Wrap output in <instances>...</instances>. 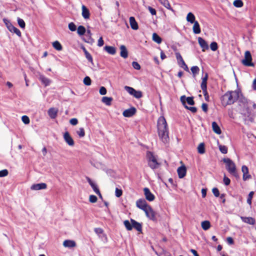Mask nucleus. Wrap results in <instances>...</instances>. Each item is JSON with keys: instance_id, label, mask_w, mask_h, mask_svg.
Masks as SVG:
<instances>
[{"instance_id": "nucleus-34", "label": "nucleus", "mask_w": 256, "mask_h": 256, "mask_svg": "<svg viewBox=\"0 0 256 256\" xmlns=\"http://www.w3.org/2000/svg\"><path fill=\"white\" fill-rule=\"evenodd\" d=\"M201 225L202 229L205 230H208L210 226V222L208 220L202 222Z\"/></svg>"}, {"instance_id": "nucleus-49", "label": "nucleus", "mask_w": 256, "mask_h": 256, "mask_svg": "<svg viewBox=\"0 0 256 256\" xmlns=\"http://www.w3.org/2000/svg\"><path fill=\"white\" fill-rule=\"evenodd\" d=\"M68 28L70 29V30L72 32H74L76 30V26L75 25V24L72 22H70L69 24H68Z\"/></svg>"}, {"instance_id": "nucleus-62", "label": "nucleus", "mask_w": 256, "mask_h": 256, "mask_svg": "<svg viewBox=\"0 0 256 256\" xmlns=\"http://www.w3.org/2000/svg\"><path fill=\"white\" fill-rule=\"evenodd\" d=\"M70 124L72 126H75L78 124V120L76 118H72L70 120Z\"/></svg>"}, {"instance_id": "nucleus-20", "label": "nucleus", "mask_w": 256, "mask_h": 256, "mask_svg": "<svg viewBox=\"0 0 256 256\" xmlns=\"http://www.w3.org/2000/svg\"><path fill=\"white\" fill-rule=\"evenodd\" d=\"M130 222H132V228H134L136 230H138L139 232H142V226L140 223L137 222L136 221L133 219L130 220Z\"/></svg>"}, {"instance_id": "nucleus-56", "label": "nucleus", "mask_w": 256, "mask_h": 256, "mask_svg": "<svg viewBox=\"0 0 256 256\" xmlns=\"http://www.w3.org/2000/svg\"><path fill=\"white\" fill-rule=\"evenodd\" d=\"M97 197L94 195H90L89 198V200L90 202L94 203L97 201Z\"/></svg>"}, {"instance_id": "nucleus-44", "label": "nucleus", "mask_w": 256, "mask_h": 256, "mask_svg": "<svg viewBox=\"0 0 256 256\" xmlns=\"http://www.w3.org/2000/svg\"><path fill=\"white\" fill-rule=\"evenodd\" d=\"M219 149L220 152L224 154H226L228 152V148L225 146L220 145L219 146Z\"/></svg>"}, {"instance_id": "nucleus-60", "label": "nucleus", "mask_w": 256, "mask_h": 256, "mask_svg": "<svg viewBox=\"0 0 256 256\" xmlns=\"http://www.w3.org/2000/svg\"><path fill=\"white\" fill-rule=\"evenodd\" d=\"M85 54L86 58H87V60L89 62H92V56H91V54L88 52H86V54Z\"/></svg>"}, {"instance_id": "nucleus-64", "label": "nucleus", "mask_w": 256, "mask_h": 256, "mask_svg": "<svg viewBox=\"0 0 256 256\" xmlns=\"http://www.w3.org/2000/svg\"><path fill=\"white\" fill-rule=\"evenodd\" d=\"M104 42L102 37L100 38L98 40V46L100 47L104 45Z\"/></svg>"}, {"instance_id": "nucleus-24", "label": "nucleus", "mask_w": 256, "mask_h": 256, "mask_svg": "<svg viewBox=\"0 0 256 256\" xmlns=\"http://www.w3.org/2000/svg\"><path fill=\"white\" fill-rule=\"evenodd\" d=\"M58 112V110L57 109L52 108L48 110V114L51 118L54 119L56 117Z\"/></svg>"}, {"instance_id": "nucleus-17", "label": "nucleus", "mask_w": 256, "mask_h": 256, "mask_svg": "<svg viewBox=\"0 0 256 256\" xmlns=\"http://www.w3.org/2000/svg\"><path fill=\"white\" fill-rule=\"evenodd\" d=\"M88 182L90 185L91 187L93 189L94 191L98 195H100V192L98 190L97 185L93 182L91 179L88 177L86 178Z\"/></svg>"}, {"instance_id": "nucleus-37", "label": "nucleus", "mask_w": 256, "mask_h": 256, "mask_svg": "<svg viewBox=\"0 0 256 256\" xmlns=\"http://www.w3.org/2000/svg\"><path fill=\"white\" fill-rule=\"evenodd\" d=\"M86 30L85 28L82 26H80L78 28L77 32L80 36H82L86 32Z\"/></svg>"}, {"instance_id": "nucleus-29", "label": "nucleus", "mask_w": 256, "mask_h": 256, "mask_svg": "<svg viewBox=\"0 0 256 256\" xmlns=\"http://www.w3.org/2000/svg\"><path fill=\"white\" fill-rule=\"evenodd\" d=\"M166 8L172 11H174L173 9L171 7L170 4L168 0H158Z\"/></svg>"}, {"instance_id": "nucleus-58", "label": "nucleus", "mask_w": 256, "mask_h": 256, "mask_svg": "<svg viewBox=\"0 0 256 256\" xmlns=\"http://www.w3.org/2000/svg\"><path fill=\"white\" fill-rule=\"evenodd\" d=\"M100 94L101 95H105L106 94V89L104 86H101L99 90Z\"/></svg>"}, {"instance_id": "nucleus-14", "label": "nucleus", "mask_w": 256, "mask_h": 256, "mask_svg": "<svg viewBox=\"0 0 256 256\" xmlns=\"http://www.w3.org/2000/svg\"><path fill=\"white\" fill-rule=\"evenodd\" d=\"M6 24L10 32L16 34L19 36H21V32H20V30L16 28L13 26L10 22H6Z\"/></svg>"}, {"instance_id": "nucleus-39", "label": "nucleus", "mask_w": 256, "mask_h": 256, "mask_svg": "<svg viewBox=\"0 0 256 256\" xmlns=\"http://www.w3.org/2000/svg\"><path fill=\"white\" fill-rule=\"evenodd\" d=\"M176 58L180 64V63H181L182 64L185 65V62H184L182 56L180 55V54L179 52H176Z\"/></svg>"}, {"instance_id": "nucleus-33", "label": "nucleus", "mask_w": 256, "mask_h": 256, "mask_svg": "<svg viewBox=\"0 0 256 256\" xmlns=\"http://www.w3.org/2000/svg\"><path fill=\"white\" fill-rule=\"evenodd\" d=\"M186 18V20L191 24H193L196 22L195 21V18H196L195 16H194V14L190 12L188 13Z\"/></svg>"}, {"instance_id": "nucleus-50", "label": "nucleus", "mask_w": 256, "mask_h": 256, "mask_svg": "<svg viewBox=\"0 0 256 256\" xmlns=\"http://www.w3.org/2000/svg\"><path fill=\"white\" fill-rule=\"evenodd\" d=\"M22 120L24 124H28L30 122L29 118L26 116H23Z\"/></svg>"}, {"instance_id": "nucleus-38", "label": "nucleus", "mask_w": 256, "mask_h": 256, "mask_svg": "<svg viewBox=\"0 0 256 256\" xmlns=\"http://www.w3.org/2000/svg\"><path fill=\"white\" fill-rule=\"evenodd\" d=\"M52 46L57 50H61L62 48L61 44L58 41L54 42L52 43Z\"/></svg>"}, {"instance_id": "nucleus-1", "label": "nucleus", "mask_w": 256, "mask_h": 256, "mask_svg": "<svg viewBox=\"0 0 256 256\" xmlns=\"http://www.w3.org/2000/svg\"><path fill=\"white\" fill-rule=\"evenodd\" d=\"M251 104L252 102L242 95L241 96L238 101V110L243 116L245 123L247 124L254 122L256 115L255 113L250 109Z\"/></svg>"}, {"instance_id": "nucleus-54", "label": "nucleus", "mask_w": 256, "mask_h": 256, "mask_svg": "<svg viewBox=\"0 0 256 256\" xmlns=\"http://www.w3.org/2000/svg\"><path fill=\"white\" fill-rule=\"evenodd\" d=\"M122 194V190L120 189H118V188H116L115 191V195L116 197H120Z\"/></svg>"}, {"instance_id": "nucleus-18", "label": "nucleus", "mask_w": 256, "mask_h": 256, "mask_svg": "<svg viewBox=\"0 0 256 256\" xmlns=\"http://www.w3.org/2000/svg\"><path fill=\"white\" fill-rule=\"evenodd\" d=\"M240 219L244 222L251 225H254L256 224V220L252 217H246L241 216Z\"/></svg>"}, {"instance_id": "nucleus-35", "label": "nucleus", "mask_w": 256, "mask_h": 256, "mask_svg": "<svg viewBox=\"0 0 256 256\" xmlns=\"http://www.w3.org/2000/svg\"><path fill=\"white\" fill-rule=\"evenodd\" d=\"M152 40L158 44H160L162 42V38L156 33H154L152 34Z\"/></svg>"}, {"instance_id": "nucleus-13", "label": "nucleus", "mask_w": 256, "mask_h": 256, "mask_svg": "<svg viewBox=\"0 0 256 256\" xmlns=\"http://www.w3.org/2000/svg\"><path fill=\"white\" fill-rule=\"evenodd\" d=\"M47 185L45 183L36 184L32 185L30 189L33 190H38L46 189Z\"/></svg>"}, {"instance_id": "nucleus-45", "label": "nucleus", "mask_w": 256, "mask_h": 256, "mask_svg": "<svg viewBox=\"0 0 256 256\" xmlns=\"http://www.w3.org/2000/svg\"><path fill=\"white\" fill-rule=\"evenodd\" d=\"M91 80L88 76H86L84 79V83L86 86H90L91 84Z\"/></svg>"}, {"instance_id": "nucleus-10", "label": "nucleus", "mask_w": 256, "mask_h": 256, "mask_svg": "<svg viewBox=\"0 0 256 256\" xmlns=\"http://www.w3.org/2000/svg\"><path fill=\"white\" fill-rule=\"evenodd\" d=\"M242 172L243 173L242 179L244 181L251 178L252 176L249 174L248 168L246 166H242Z\"/></svg>"}, {"instance_id": "nucleus-7", "label": "nucleus", "mask_w": 256, "mask_h": 256, "mask_svg": "<svg viewBox=\"0 0 256 256\" xmlns=\"http://www.w3.org/2000/svg\"><path fill=\"white\" fill-rule=\"evenodd\" d=\"M124 89L131 96H132L136 98H140L142 97V94L141 91L136 90L132 87L125 86Z\"/></svg>"}, {"instance_id": "nucleus-30", "label": "nucleus", "mask_w": 256, "mask_h": 256, "mask_svg": "<svg viewBox=\"0 0 256 256\" xmlns=\"http://www.w3.org/2000/svg\"><path fill=\"white\" fill-rule=\"evenodd\" d=\"M212 128L214 132L217 134H220L222 133L221 130L217 123L215 122H212Z\"/></svg>"}, {"instance_id": "nucleus-27", "label": "nucleus", "mask_w": 256, "mask_h": 256, "mask_svg": "<svg viewBox=\"0 0 256 256\" xmlns=\"http://www.w3.org/2000/svg\"><path fill=\"white\" fill-rule=\"evenodd\" d=\"M104 50L109 54L114 55L116 52V48L114 46H106L104 47Z\"/></svg>"}, {"instance_id": "nucleus-4", "label": "nucleus", "mask_w": 256, "mask_h": 256, "mask_svg": "<svg viewBox=\"0 0 256 256\" xmlns=\"http://www.w3.org/2000/svg\"><path fill=\"white\" fill-rule=\"evenodd\" d=\"M223 161L226 164V168L228 172L236 178H239V175L236 171L235 164L228 158H224Z\"/></svg>"}, {"instance_id": "nucleus-8", "label": "nucleus", "mask_w": 256, "mask_h": 256, "mask_svg": "<svg viewBox=\"0 0 256 256\" xmlns=\"http://www.w3.org/2000/svg\"><path fill=\"white\" fill-rule=\"evenodd\" d=\"M144 211V212L146 217L148 219L154 222H156L157 220L156 212L150 206H148Z\"/></svg>"}, {"instance_id": "nucleus-31", "label": "nucleus", "mask_w": 256, "mask_h": 256, "mask_svg": "<svg viewBox=\"0 0 256 256\" xmlns=\"http://www.w3.org/2000/svg\"><path fill=\"white\" fill-rule=\"evenodd\" d=\"M113 98L112 97L104 96L102 98V102L106 106H110Z\"/></svg>"}, {"instance_id": "nucleus-53", "label": "nucleus", "mask_w": 256, "mask_h": 256, "mask_svg": "<svg viewBox=\"0 0 256 256\" xmlns=\"http://www.w3.org/2000/svg\"><path fill=\"white\" fill-rule=\"evenodd\" d=\"M186 101L187 103L190 105H194V104L192 97L186 98Z\"/></svg>"}, {"instance_id": "nucleus-25", "label": "nucleus", "mask_w": 256, "mask_h": 256, "mask_svg": "<svg viewBox=\"0 0 256 256\" xmlns=\"http://www.w3.org/2000/svg\"><path fill=\"white\" fill-rule=\"evenodd\" d=\"M82 16L84 19H88L90 18V12L89 10L84 5L82 6Z\"/></svg>"}, {"instance_id": "nucleus-63", "label": "nucleus", "mask_w": 256, "mask_h": 256, "mask_svg": "<svg viewBox=\"0 0 256 256\" xmlns=\"http://www.w3.org/2000/svg\"><path fill=\"white\" fill-rule=\"evenodd\" d=\"M185 108L194 113L196 112L197 111V108L196 107H188L187 106H185Z\"/></svg>"}, {"instance_id": "nucleus-26", "label": "nucleus", "mask_w": 256, "mask_h": 256, "mask_svg": "<svg viewBox=\"0 0 256 256\" xmlns=\"http://www.w3.org/2000/svg\"><path fill=\"white\" fill-rule=\"evenodd\" d=\"M39 79L46 86H49L51 82V80L49 78L43 75H40Z\"/></svg>"}, {"instance_id": "nucleus-21", "label": "nucleus", "mask_w": 256, "mask_h": 256, "mask_svg": "<svg viewBox=\"0 0 256 256\" xmlns=\"http://www.w3.org/2000/svg\"><path fill=\"white\" fill-rule=\"evenodd\" d=\"M120 56L124 58H127L128 56V52L126 47L124 45H122L120 46Z\"/></svg>"}, {"instance_id": "nucleus-55", "label": "nucleus", "mask_w": 256, "mask_h": 256, "mask_svg": "<svg viewBox=\"0 0 256 256\" xmlns=\"http://www.w3.org/2000/svg\"><path fill=\"white\" fill-rule=\"evenodd\" d=\"M94 231L99 236H100V234H103L104 232L102 229L99 228H95Z\"/></svg>"}, {"instance_id": "nucleus-52", "label": "nucleus", "mask_w": 256, "mask_h": 256, "mask_svg": "<svg viewBox=\"0 0 256 256\" xmlns=\"http://www.w3.org/2000/svg\"><path fill=\"white\" fill-rule=\"evenodd\" d=\"M8 172L7 170L4 169L0 171V177H4L8 175Z\"/></svg>"}, {"instance_id": "nucleus-11", "label": "nucleus", "mask_w": 256, "mask_h": 256, "mask_svg": "<svg viewBox=\"0 0 256 256\" xmlns=\"http://www.w3.org/2000/svg\"><path fill=\"white\" fill-rule=\"evenodd\" d=\"M144 196H145V197H146V198L150 201V202H152V201H153L154 198H155V196H154L150 192V190H149V188H144Z\"/></svg>"}, {"instance_id": "nucleus-61", "label": "nucleus", "mask_w": 256, "mask_h": 256, "mask_svg": "<svg viewBox=\"0 0 256 256\" xmlns=\"http://www.w3.org/2000/svg\"><path fill=\"white\" fill-rule=\"evenodd\" d=\"M212 192L216 197H218L220 196L219 190L217 188H213L212 190Z\"/></svg>"}, {"instance_id": "nucleus-6", "label": "nucleus", "mask_w": 256, "mask_h": 256, "mask_svg": "<svg viewBox=\"0 0 256 256\" xmlns=\"http://www.w3.org/2000/svg\"><path fill=\"white\" fill-rule=\"evenodd\" d=\"M242 64L246 66H254V64L252 62V56L250 52L247 50L244 53V58L242 60Z\"/></svg>"}, {"instance_id": "nucleus-48", "label": "nucleus", "mask_w": 256, "mask_h": 256, "mask_svg": "<svg viewBox=\"0 0 256 256\" xmlns=\"http://www.w3.org/2000/svg\"><path fill=\"white\" fill-rule=\"evenodd\" d=\"M199 70L200 68L198 66H193L191 68V71L194 76L195 74L198 73Z\"/></svg>"}, {"instance_id": "nucleus-51", "label": "nucleus", "mask_w": 256, "mask_h": 256, "mask_svg": "<svg viewBox=\"0 0 256 256\" xmlns=\"http://www.w3.org/2000/svg\"><path fill=\"white\" fill-rule=\"evenodd\" d=\"M202 92L206 100L208 102L209 100V96H208V92H207V88H204V89H202Z\"/></svg>"}, {"instance_id": "nucleus-3", "label": "nucleus", "mask_w": 256, "mask_h": 256, "mask_svg": "<svg viewBox=\"0 0 256 256\" xmlns=\"http://www.w3.org/2000/svg\"><path fill=\"white\" fill-rule=\"evenodd\" d=\"M242 95L238 90L228 91L220 98L222 104L224 107L232 105L237 100L238 101Z\"/></svg>"}, {"instance_id": "nucleus-19", "label": "nucleus", "mask_w": 256, "mask_h": 256, "mask_svg": "<svg viewBox=\"0 0 256 256\" xmlns=\"http://www.w3.org/2000/svg\"><path fill=\"white\" fill-rule=\"evenodd\" d=\"M179 178H183L186 174V168L184 166L179 167L177 170Z\"/></svg>"}, {"instance_id": "nucleus-22", "label": "nucleus", "mask_w": 256, "mask_h": 256, "mask_svg": "<svg viewBox=\"0 0 256 256\" xmlns=\"http://www.w3.org/2000/svg\"><path fill=\"white\" fill-rule=\"evenodd\" d=\"M63 246L65 248H72L76 246V244L74 241L72 240H65L63 242Z\"/></svg>"}, {"instance_id": "nucleus-57", "label": "nucleus", "mask_w": 256, "mask_h": 256, "mask_svg": "<svg viewBox=\"0 0 256 256\" xmlns=\"http://www.w3.org/2000/svg\"><path fill=\"white\" fill-rule=\"evenodd\" d=\"M132 66L134 69L136 70H139L140 68V64L136 62H132Z\"/></svg>"}, {"instance_id": "nucleus-5", "label": "nucleus", "mask_w": 256, "mask_h": 256, "mask_svg": "<svg viewBox=\"0 0 256 256\" xmlns=\"http://www.w3.org/2000/svg\"><path fill=\"white\" fill-rule=\"evenodd\" d=\"M146 156L148 158V164L152 168L155 169L158 167V163L152 153L148 152Z\"/></svg>"}, {"instance_id": "nucleus-40", "label": "nucleus", "mask_w": 256, "mask_h": 256, "mask_svg": "<svg viewBox=\"0 0 256 256\" xmlns=\"http://www.w3.org/2000/svg\"><path fill=\"white\" fill-rule=\"evenodd\" d=\"M124 224L128 230H130L132 229V222L130 223L129 220H125L124 222Z\"/></svg>"}, {"instance_id": "nucleus-28", "label": "nucleus", "mask_w": 256, "mask_h": 256, "mask_svg": "<svg viewBox=\"0 0 256 256\" xmlns=\"http://www.w3.org/2000/svg\"><path fill=\"white\" fill-rule=\"evenodd\" d=\"M194 24L192 28L194 33L195 34H198L200 33V28L198 22L196 21Z\"/></svg>"}, {"instance_id": "nucleus-23", "label": "nucleus", "mask_w": 256, "mask_h": 256, "mask_svg": "<svg viewBox=\"0 0 256 256\" xmlns=\"http://www.w3.org/2000/svg\"><path fill=\"white\" fill-rule=\"evenodd\" d=\"M130 24L131 26V28L134 30H137L138 28V26L137 22H136L135 18L133 16H130Z\"/></svg>"}, {"instance_id": "nucleus-59", "label": "nucleus", "mask_w": 256, "mask_h": 256, "mask_svg": "<svg viewBox=\"0 0 256 256\" xmlns=\"http://www.w3.org/2000/svg\"><path fill=\"white\" fill-rule=\"evenodd\" d=\"M223 181L226 186H228L230 182V179L226 177V176H224Z\"/></svg>"}, {"instance_id": "nucleus-9", "label": "nucleus", "mask_w": 256, "mask_h": 256, "mask_svg": "<svg viewBox=\"0 0 256 256\" xmlns=\"http://www.w3.org/2000/svg\"><path fill=\"white\" fill-rule=\"evenodd\" d=\"M136 206L138 208L144 211L150 205L148 204L144 199L140 198L136 202Z\"/></svg>"}, {"instance_id": "nucleus-46", "label": "nucleus", "mask_w": 256, "mask_h": 256, "mask_svg": "<svg viewBox=\"0 0 256 256\" xmlns=\"http://www.w3.org/2000/svg\"><path fill=\"white\" fill-rule=\"evenodd\" d=\"M18 22L19 26L21 28H25V26H26L25 22L22 19L20 18H18Z\"/></svg>"}, {"instance_id": "nucleus-43", "label": "nucleus", "mask_w": 256, "mask_h": 256, "mask_svg": "<svg viewBox=\"0 0 256 256\" xmlns=\"http://www.w3.org/2000/svg\"><path fill=\"white\" fill-rule=\"evenodd\" d=\"M76 133L80 138L84 137L85 135L84 130L82 128H80L76 132Z\"/></svg>"}, {"instance_id": "nucleus-36", "label": "nucleus", "mask_w": 256, "mask_h": 256, "mask_svg": "<svg viewBox=\"0 0 256 256\" xmlns=\"http://www.w3.org/2000/svg\"><path fill=\"white\" fill-rule=\"evenodd\" d=\"M198 152L200 154H203L205 152V148L204 143H200L198 147Z\"/></svg>"}, {"instance_id": "nucleus-2", "label": "nucleus", "mask_w": 256, "mask_h": 256, "mask_svg": "<svg viewBox=\"0 0 256 256\" xmlns=\"http://www.w3.org/2000/svg\"><path fill=\"white\" fill-rule=\"evenodd\" d=\"M157 130L160 140L163 143L167 144L169 142L168 128L166 120L163 116L158 118Z\"/></svg>"}, {"instance_id": "nucleus-32", "label": "nucleus", "mask_w": 256, "mask_h": 256, "mask_svg": "<svg viewBox=\"0 0 256 256\" xmlns=\"http://www.w3.org/2000/svg\"><path fill=\"white\" fill-rule=\"evenodd\" d=\"M208 78V74L207 73L205 74V76L202 78V82L201 84V88H207V80Z\"/></svg>"}, {"instance_id": "nucleus-42", "label": "nucleus", "mask_w": 256, "mask_h": 256, "mask_svg": "<svg viewBox=\"0 0 256 256\" xmlns=\"http://www.w3.org/2000/svg\"><path fill=\"white\" fill-rule=\"evenodd\" d=\"M254 194V192H250L248 195V197L247 198V202L250 206L252 204V200Z\"/></svg>"}, {"instance_id": "nucleus-47", "label": "nucleus", "mask_w": 256, "mask_h": 256, "mask_svg": "<svg viewBox=\"0 0 256 256\" xmlns=\"http://www.w3.org/2000/svg\"><path fill=\"white\" fill-rule=\"evenodd\" d=\"M210 49L212 51H216L218 49V44L216 42H212L210 44Z\"/></svg>"}, {"instance_id": "nucleus-12", "label": "nucleus", "mask_w": 256, "mask_h": 256, "mask_svg": "<svg viewBox=\"0 0 256 256\" xmlns=\"http://www.w3.org/2000/svg\"><path fill=\"white\" fill-rule=\"evenodd\" d=\"M136 112V109L134 107L124 110L122 114L124 117L130 118L134 116Z\"/></svg>"}, {"instance_id": "nucleus-41", "label": "nucleus", "mask_w": 256, "mask_h": 256, "mask_svg": "<svg viewBox=\"0 0 256 256\" xmlns=\"http://www.w3.org/2000/svg\"><path fill=\"white\" fill-rule=\"evenodd\" d=\"M233 4L236 8H241L243 6V2L242 0H235Z\"/></svg>"}, {"instance_id": "nucleus-15", "label": "nucleus", "mask_w": 256, "mask_h": 256, "mask_svg": "<svg viewBox=\"0 0 256 256\" xmlns=\"http://www.w3.org/2000/svg\"><path fill=\"white\" fill-rule=\"evenodd\" d=\"M198 42L202 49V52H205L206 50L208 49V46L206 42L202 38L199 37L198 38Z\"/></svg>"}, {"instance_id": "nucleus-16", "label": "nucleus", "mask_w": 256, "mask_h": 256, "mask_svg": "<svg viewBox=\"0 0 256 256\" xmlns=\"http://www.w3.org/2000/svg\"><path fill=\"white\" fill-rule=\"evenodd\" d=\"M64 138L65 142L70 146H73L74 145V141L68 132H64Z\"/></svg>"}]
</instances>
